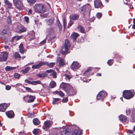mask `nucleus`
<instances>
[{"mask_svg": "<svg viewBox=\"0 0 135 135\" xmlns=\"http://www.w3.org/2000/svg\"><path fill=\"white\" fill-rule=\"evenodd\" d=\"M52 130L53 131H56L57 132L60 131L62 135H68L70 134V130L64 126H63L62 127L54 128Z\"/></svg>", "mask_w": 135, "mask_h": 135, "instance_id": "obj_1", "label": "nucleus"}, {"mask_svg": "<svg viewBox=\"0 0 135 135\" xmlns=\"http://www.w3.org/2000/svg\"><path fill=\"white\" fill-rule=\"evenodd\" d=\"M33 8L35 12L38 13H43L46 12L44 6L41 4H35Z\"/></svg>", "mask_w": 135, "mask_h": 135, "instance_id": "obj_2", "label": "nucleus"}, {"mask_svg": "<svg viewBox=\"0 0 135 135\" xmlns=\"http://www.w3.org/2000/svg\"><path fill=\"white\" fill-rule=\"evenodd\" d=\"M70 46V42L68 40L66 39L65 41V45L62 46L61 52L63 55L66 54Z\"/></svg>", "mask_w": 135, "mask_h": 135, "instance_id": "obj_3", "label": "nucleus"}, {"mask_svg": "<svg viewBox=\"0 0 135 135\" xmlns=\"http://www.w3.org/2000/svg\"><path fill=\"white\" fill-rule=\"evenodd\" d=\"M134 95V90H125L123 93V97L127 99H129L133 97Z\"/></svg>", "mask_w": 135, "mask_h": 135, "instance_id": "obj_4", "label": "nucleus"}, {"mask_svg": "<svg viewBox=\"0 0 135 135\" xmlns=\"http://www.w3.org/2000/svg\"><path fill=\"white\" fill-rule=\"evenodd\" d=\"M8 55V52L6 51L3 52L0 54V62L6 61Z\"/></svg>", "mask_w": 135, "mask_h": 135, "instance_id": "obj_5", "label": "nucleus"}, {"mask_svg": "<svg viewBox=\"0 0 135 135\" xmlns=\"http://www.w3.org/2000/svg\"><path fill=\"white\" fill-rule=\"evenodd\" d=\"M107 95V93L106 92L104 91H100L97 96V99L98 100H101L103 101Z\"/></svg>", "mask_w": 135, "mask_h": 135, "instance_id": "obj_6", "label": "nucleus"}, {"mask_svg": "<svg viewBox=\"0 0 135 135\" xmlns=\"http://www.w3.org/2000/svg\"><path fill=\"white\" fill-rule=\"evenodd\" d=\"M77 92V90L75 87L71 86L66 92L69 96H73L75 95Z\"/></svg>", "mask_w": 135, "mask_h": 135, "instance_id": "obj_7", "label": "nucleus"}, {"mask_svg": "<svg viewBox=\"0 0 135 135\" xmlns=\"http://www.w3.org/2000/svg\"><path fill=\"white\" fill-rule=\"evenodd\" d=\"M81 67V65L79 63L76 61H73L71 66V69L74 71H75Z\"/></svg>", "mask_w": 135, "mask_h": 135, "instance_id": "obj_8", "label": "nucleus"}, {"mask_svg": "<svg viewBox=\"0 0 135 135\" xmlns=\"http://www.w3.org/2000/svg\"><path fill=\"white\" fill-rule=\"evenodd\" d=\"M71 86L69 84L62 83L60 86V87L62 88L66 93Z\"/></svg>", "mask_w": 135, "mask_h": 135, "instance_id": "obj_9", "label": "nucleus"}, {"mask_svg": "<svg viewBox=\"0 0 135 135\" xmlns=\"http://www.w3.org/2000/svg\"><path fill=\"white\" fill-rule=\"evenodd\" d=\"M16 7L18 9L21 10L23 8V4L20 1H18L17 2H13Z\"/></svg>", "mask_w": 135, "mask_h": 135, "instance_id": "obj_10", "label": "nucleus"}, {"mask_svg": "<svg viewBox=\"0 0 135 135\" xmlns=\"http://www.w3.org/2000/svg\"><path fill=\"white\" fill-rule=\"evenodd\" d=\"M54 33V29L53 27H50L47 28L46 30V33L48 35L53 34Z\"/></svg>", "mask_w": 135, "mask_h": 135, "instance_id": "obj_11", "label": "nucleus"}, {"mask_svg": "<svg viewBox=\"0 0 135 135\" xmlns=\"http://www.w3.org/2000/svg\"><path fill=\"white\" fill-rule=\"evenodd\" d=\"M95 7L96 8H99L103 6V4L100 0H95L94 1Z\"/></svg>", "mask_w": 135, "mask_h": 135, "instance_id": "obj_12", "label": "nucleus"}, {"mask_svg": "<svg viewBox=\"0 0 135 135\" xmlns=\"http://www.w3.org/2000/svg\"><path fill=\"white\" fill-rule=\"evenodd\" d=\"M82 132L79 128L75 127L72 135H82Z\"/></svg>", "mask_w": 135, "mask_h": 135, "instance_id": "obj_13", "label": "nucleus"}, {"mask_svg": "<svg viewBox=\"0 0 135 135\" xmlns=\"http://www.w3.org/2000/svg\"><path fill=\"white\" fill-rule=\"evenodd\" d=\"M27 29L23 26H19L17 30V32L19 33H21L26 31Z\"/></svg>", "mask_w": 135, "mask_h": 135, "instance_id": "obj_14", "label": "nucleus"}, {"mask_svg": "<svg viewBox=\"0 0 135 135\" xmlns=\"http://www.w3.org/2000/svg\"><path fill=\"white\" fill-rule=\"evenodd\" d=\"M44 62L40 61L38 64L33 65L32 67V69H38L40 68L42 65H44Z\"/></svg>", "mask_w": 135, "mask_h": 135, "instance_id": "obj_15", "label": "nucleus"}, {"mask_svg": "<svg viewBox=\"0 0 135 135\" xmlns=\"http://www.w3.org/2000/svg\"><path fill=\"white\" fill-rule=\"evenodd\" d=\"M6 114L7 117L9 118H12L14 117V114L12 110L7 112Z\"/></svg>", "mask_w": 135, "mask_h": 135, "instance_id": "obj_16", "label": "nucleus"}, {"mask_svg": "<svg viewBox=\"0 0 135 135\" xmlns=\"http://www.w3.org/2000/svg\"><path fill=\"white\" fill-rule=\"evenodd\" d=\"M7 105V104L3 103L0 105V111L4 112L6 110V108Z\"/></svg>", "mask_w": 135, "mask_h": 135, "instance_id": "obj_17", "label": "nucleus"}, {"mask_svg": "<svg viewBox=\"0 0 135 135\" xmlns=\"http://www.w3.org/2000/svg\"><path fill=\"white\" fill-rule=\"evenodd\" d=\"M119 117V120L122 122H125L127 120V117L122 115H120Z\"/></svg>", "mask_w": 135, "mask_h": 135, "instance_id": "obj_18", "label": "nucleus"}, {"mask_svg": "<svg viewBox=\"0 0 135 135\" xmlns=\"http://www.w3.org/2000/svg\"><path fill=\"white\" fill-rule=\"evenodd\" d=\"M22 36H14L11 40V41L12 42H13L19 40L20 39L22 38Z\"/></svg>", "mask_w": 135, "mask_h": 135, "instance_id": "obj_19", "label": "nucleus"}, {"mask_svg": "<svg viewBox=\"0 0 135 135\" xmlns=\"http://www.w3.org/2000/svg\"><path fill=\"white\" fill-rule=\"evenodd\" d=\"M55 19L53 18H49L46 21L47 24L49 26L52 25L54 23Z\"/></svg>", "mask_w": 135, "mask_h": 135, "instance_id": "obj_20", "label": "nucleus"}, {"mask_svg": "<svg viewBox=\"0 0 135 135\" xmlns=\"http://www.w3.org/2000/svg\"><path fill=\"white\" fill-rule=\"evenodd\" d=\"M44 65H46L50 68H52L55 65V62L48 63V62H44Z\"/></svg>", "mask_w": 135, "mask_h": 135, "instance_id": "obj_21", "label": "nucleus"}, {"mask_svg": "<svg viewBox=\"0 0 135 135\" xmlns=\"http://www.w3.org/2000/svg\"><path fill=\"white\" fill-rule=\"evenodd\" d=\"M79 36L78 34L74 32L71 35V38L73 39V40H75Z\"/></svg>", "mask_w": 135, "mask_h": 135, "instance_id": "obj_22", "label": "nucleus"}, {"mask_svg": "<svg viewBox=\"0 0 135 135\" xmlns=\"http://www.w3.org/2000/svg\"><path fill=\"white\" fill-rule=\"evenodd\" d=\"M44 124L45 127L47 128H49L51 125V123L50 121H47L45 122Z\"/></svg>", "mask_w": 135, "mask_h": 135, "instance_id": "obj_23", "label": "nucleus"}, {"mask_svg": "<svg viewBox=\"0 0 135 135\" xmlns=\"http://www.w3.org/2000/svg\"><path fill=\"white\" fill-rule=\"evenodd\" d=\"M13 57L15 59H20L21 58L20 54L18 52H16L13 55Z\"/></svg>", "mask_w": 135, "mask_h": 135, "instance_id": "obj_24", "label": "nucleus"}, {"mask_svg": "<svg viewBox=\"0 0 135 135\" xmlns=\"http://www.w3.org/2000/svg\"><path fill=\"white\" fill-rule=\"evenodd\" d=\"M35 99V96L30 95L29 96V99L27 100L28 103H31L33 102Z\"/></svg>", "mask_w": 135, "mask_h": 135, "instance_id": "obj_25", "label": "nucleus"}, {"mask_svg": "<svg viewBox=\"0 0 135 135\" xmlns=\"http://www.w3.org/2000/svg\"><path fill=\"white\" fill-rule=\"evenodd\" d=\"M131 121L132 122H135V109L132 110Z\"/></svg>", "mask_w": 135, "mask_h": 135, "instance_id": "obj_26", "label": "nucleus"}, {"mask_svg": "<svg viewBox=\"0 0 135 135\" xmlns=\"http://www.w3.org/2000/svg\"><path fill=\"white\" fill-rule=\"evenodd\" d=\"M47 73L45 72L43 73L38 74L37 75V77L40 78H44L47 76Z\"/></svg>", "mask_w": 135, "mask_h": 135, "instance_id": "obj_27", "label": "nucleus"}, {"mask_svg": "<svg viewBox=\"0 0 135 135\" xmlns=\"http://www.w3.org/2000/svg\"><path fill=\"white\" fill-rule=\"evenodd\" d=\"M17 67H12L7 66L5 68V70L6 71H11L15 69Z\"/></svg>", "mask_w": 135, "mask_h": 135, "instance_id": "obj_28", "label": "nucleus"}, {"mask_svg": "<svg viewBox=\"0 0 135 135\" xmlns=\"http://www.w3.org/2000/svg\"><path fill=\"white\" fill-rule=\"evenodd\" d=\"M33 124L36 126L38 125L40 123V122L39 120L38 119L36 118H34L33 120Z\"/></svg>", "mask_w": 135, "mask_h": 135, "instance_id": "obj_29", "label": "nucleus"}, {"mask_svg": "<svg viewBox=\"0 0 135 135\" xmlns=\"http://www.w3.org/2000/svg\"><path fill=\"white\" fill-rule=\"evenodd\" d=\"M79 17V15L77 14H74L71 15V19L74 20H77Z\"/></svg>", "mask_w": 135, "mask_h": 135, "instance_id": "obj_30", "label": "nucleus"}, {"mask_svg": "<svg viewBox=\"0 0 135 135\" xmlns=\"http://www.w3.org/2000/svg\"><path fill=\"white\" fill-rule=\"evenodd\" d=\"M19 48L20 53L21 54H23L25 51L23 44H21L19 46Z\"/></svg>", "mask_w": 135, "mask_h": 135, "instance_id": "obj_31", "label": "nucleus"}, {"mask_svg": "<svg viewBox=\"0 0 135 135\" xmlns=\"http://www.w3.org/2000/svg\"><path fill=\"white\" fill-rule=\"evenodd\" d=\"M78 29L80 31L83 33H85V29L84 27L81 26H78Z\"/></svg>", "mask_w": 135, "mask_h": 135, "instance_id": "obj_32", "label": "nucleus"}, {"mask_svg": "<svg viewBox=\"0 0 135 135\" xmlns=\"http://www.w3.org/2000/svg\"><path fill=\"white\" fill-rule=\"evenodd\" d=\"M4 2L7 5L8 8H11L12 7V4L7 0H4Z\"/></svg>", "mask_w": 135, "mask_h": 135, "instance_id": "obj_33", "label": "nucleus"}, {"mask_svg": "<svg viewBox=\"0 0 135 135\" xmlns=\"http://www.w3.org/2000/svg\"><path fill=\"white\" fill-rule=\"evenodd\" d=\"M41 132L40 130L39 129H35L33 131V133L35 135Z\"/></svg>", "mask_w": 135, "mask_h": 135, "instance_id": "obj_34", "label": "nucleus"}, {"mask_svg": "<svg viewBox=\"0 0 135 135\" xmlns=\"http://www.w3.org/2000/svg\"><path fill=\"white\" fill-rule=\"evenodd\" d=\"M56 85V83L54 81H52L49 84V86L51 88H54Z\"/></svg>", "mask_w": 135, "mask_h": 135, "instance_id": "obj_35", "label": "nucleus"}, {"mask_svg": "<svg viewBox=\"0 0 135 135\" xmlns=\"http://www.w3.org/2000/svg\"><path fill=\"white\" fill-rule=\"evenodd\" d=\"M30 70V67H28L24 69H23L22 71L23 74H25L27 73Z\"/></svg>", "mask_w": 135, "mask_h": 135, "instance_id": "obj_36", "label": "nucleus"}, {"mask_svg": "<svg viewBox=\"0 0 135 135\" xmlns=\"http://www.w3.org/2000/svg\"><path fill=\"white\" fill-rule=\"evenodd\" d=\"M35 33L33 31L31 33H29L30 36V38L31 40H33L34 39L35 36Z\"/></svg>", "mask_w": 135, "mask_h": 135, "instance_id": "obj_37", "label": "nucleus"}, {"mask_svg": "<svg viewBox=\"0 0 135 135\" xmlns=\"http://www.w3.org/2000/svg\"><path fill=\"white\" fill-rule=\"evenodd\" d=\"M41 82L39 80L32 81L31 84L33 85H36L37 84H41Z\"/></svg>", "mask_w": 135, "mask_h": 135, "instance_id": "obj_38", "label": "nucleus"}, {"mask_svg": "<svg viewBox=\"0 0 135 135\" xmlns=\"http://www.w3.org/2000/svg\"><path fill=\"white\" fill-rule=\"evenodd\" d=\"M59 65L60 66H63L64 65V61L63 59H61L59 61Z\"/></svg>", "mask_w": 135, "mask_h": 135, "instance_id": "obj_39", "label": "nucleus"}, {"mask_svg": "<svg viewBox=\"0 0 135 135\" xmlns=\"http://www.w3.org/2000/svg\"><path fill=\"white\" fill-rule=\"evenodd\" d=\"M55 93L59 95L60 96H61L62 97L64 96V93L61 91H55Z\"/></svg>", "mask_w": 135, "mask_h": 135, "instance_id": "obj_40", "label": "nucleus"}, {"mask_svg": "<svg viewBox=\"0 0 135 135\" xmlns=\"http://www.w3.org/2000/svg\"><path fill=\"white\" fill-rule=\"evenodd\" d=\"M87 6H84L81 8V12L82 13H83L86 10Z\"/></svg>", "mask_w": 135, "mask_h": 135, "instance_id": "obj_41", "label": "nucleus"}, {"mask_svg": "<svg viewBox=\"0 0 135 135\" xmlns=\"http://www.w3.org/2000/svg\"><path fill=\"white\" fill-rule=\"evenodd\" d=\"M60 99L59 98H54L53 99L52 104L53 105H55L57 103V102Z\"/></svg>", "mask_w": 135, "mask_h": 135, "instance_id": "obj_42", "label": "nucleus"}, {"mask_svg": "<svg viewBox=\"0 0 135 135\" xmlns=\"http://www.w3.org/2000/svg\"><path fill=\"white\" fill-rule=\"evenodd\" d=\"M113 61L112 59L109 60L107 62V64L109 66H111L112 64Z\"/></svg>", "mask_w": 135, "mask_h": 135, "instance_id": "obj_43", "label": "nucleus"}, {"mask_svg": "<svg viewBox=\"0 0 135 135\" xmlns=\"http://www.w3.org/2000/svg\"><path fill=\"white\" fill-rule=\"evenodd\" d=\"M50 75L52 76L53 78H56V74L54 71L52 73L50 74Z\"/></svg>", "mask_w": 135, "mask_h": 135, "instance_id": "obj_44", "label": "nucleus"}, {"mask_svg": "<svg viewBox=\"0 0 135 135\" xmlns=\"http://www.w3.org/2000/svg\"><path fill=\"white\" fill-rule=\"evenodd\" d=\"M27 2L31 4H33L36 2L35 0H27Z\"/></svg>", "mask_w": 135, "mask_h": 135, "instance_id": "obj_45", "label": "nucleus"}, {"mask_svg": "<svg viewBox=\"0 0 135 135\" xmlns=\"http://www.w3.org/2000/svg\"><path fill=\"white\" fill-rule=\"evenodd\" d=\"M7 23L9 24H11V20L10 17L9 16H8L7 17Z\"/></svg>", "mask_w": 135, "mask_h": 135, "instance_id": "obj_46", "label": "nucleus"}, {"mask_svg": "<svg viewBox=\"0 0 135 135\" xmlns=\"http://www.w3.org/2000/svg\"><path fill=\"white\" fill-rule=\"evenodd\" d=\"M20 76V74L18 73H15L14 75V76L16 79H18Z\"/></svg>", "mask_w": 135, "mask_h": 135, "instance_id": "obj_47", "label": "nucleus"}, {"mask_svg": "<svg viewBox=\"0 0 135 135\" xmlns=\"http://www.w3.org/2000/svg\"><path fill=\"white\" fill-rule=\"evenodd\" d=\"M102 13H98L96 15V17L98 18H100L102 16Z\"/></svg>", "mask_w": 135, "mask_h": 135, "instance_id": "obj_48", "label": "nucleus"}, {"mask_svg": "<svg viewBox=\"0 0 135 135\" xmlns=\"http://www.w3.org/2000/svg\"><path fill=\"white\" fill-rule=\"evenodd\" d=\"M95 19V17L94 16H93L91 18H90L88 19V21L91 22H92L94 21Z\"/></svg>", "mask_w": 135, "mask_h": 135, "instance_id": "obj_49", "label": "nucleus"}, {"mask_svg": "<svg viewBox=\"0 0 135 135\" xmlns=\"http://www.w3.org/2000/svg\"><path fill=\"white\" fill-rule=\"evenodd\" d=\"M25 21L27 23H28L29 22V18L27 16H25L24 17Z\"/></svg>", "mask_w": 135, "mask_h": 135, "instance_id": "obj_50", "label": "nucleus"}, {"mask_svg": "<svg viewBox=\"0 0 135 135\" xmlns=\"http://www.w3.org/2000/svg\"><path fill=\"white\" fill-rule=\"evenodd\" d=\"M4 48L7 51H9L10 50V47L7 45H5L4 46Z\"/></svg>", "mask_w": 135, "mask_h": 135, "instance_id": "obj_51", "label": "nucleus"}, {"mask_svg": "<svg viewBox=\"0 0 135 135\" xmlns=\"http://www.w3.org/2000/svg\"><path fill=\"white\" fill-rule=\"evenodd\" d=\"M68 101V98L67 97L64 98L62 99V101L63 103H66Z\"/></svg>", "mask_w": 135, "mask_h": 135, "instance_id": "obj_52", "label": "nucleus"}, {"mask_svg": "<svg viewBox=\"0 0 135 135\" xmlns=\"http://www.w3.org/2000/svg\"><path fill=\"white\" fill-rule=\"evenodd\" d=\"M65 79L66 80L68 79L69 80L71 78V77L69 75L67 74H65Z\"/></svg>", "mask_w": 135, "mask_h": 135, "instance_id": "obj_53", "label": "nucleus"}, {"mask_svg": "<svg viewBox=\"0 0 135 135\" xmlns=\"http://www.w3.org/2000/svg\"><path fill=\"white\" fill-rule=\"evenodd\" d=\"M88 8V11H89V14H88V17H89L90 15V11L91 10L90 9V5H88V6H87Z\"/></svg>", "mask_w": 135, "mask_h": 135, "instance_id": "obj_54", "label": "nucleus"}, {"mask_svg": "<svg viewBox=\"0 0 135 135\" xmlns=\"http://www.w3.org/2000/svg\"><path fill=\"white\" fill-rule=\"evenodd\" d=\"M46 41V39H45L44 40H43L42 41H41L40 43V44H41V45H44L45 43V42Z\"/></svg>", "mask_w": 135, "mask_h": 135, "instance_id": "obj_55", "label": "nucleus"}, {"mask_svg": "<svg viewBox=\"0 0 135 135\" xmlns=\"http://www.w3.org/2000/svg\"><path fill=\"white\" fill-rule=\"evenodd\" d=\"M54 70L51 69L46 70V72L48 73H52L54 71Z\"/></svg>", "mask_w": 135, "mask_h": 135, "instance_id": "obj_56", "label": "nucleus"}, {"mask_svg": "<svg viewBox=\"0 0 135 135\" xmlns=\"http://www.w3.org/2000/svg\"><path fill=\"white\" fill-rule=\"evenodd\" d=\"M25 82L26 83H27L29 84H31L32 82V81H31L29 80L28 79H26L25 80Z\"/></svg>", "mask_w": 135, "mask_h": 135, "instance_id": "obj_57", "label": "nucleus"}, {"mask_svg": "<svg viewBox=\"0 0 135 135\" xmlns=\"http://www.w3.org/2000/svg\"><path fill=\"white\" fill-rule=\"evenodd\" d=\"M73 21H70V22L68 23V27L69 28L70 26H71L73 24Z\"/></svg>", "mask_w": 135, "mask_h": 135, "instance_id": "obj_58", "label": "nucleus"}, {"mask_svg": "<svg viewBox=\"0 0 135 135\" xmlns=\"http://www.w3.org/2000/svg\"><path fill=\"white\" fill-rule=\"evenodd\" d=\"M126 115H128L130 113V110L128 109V110H126Z\"/></svg>", "mask_w": 135, "mask_h": 135, "instance_id": "obj_59", "label": "nucleus"}, {"mask_svg": "<svg viewBox=\"0 0 135 135\" xmlns=\"http://www.w3.org/2000/svg\"><path fill=\"white\" fill-rule=\"evenodd\" d=\"M63 24L64 26V28H65L66 26V20L64 19L63 20Z\"/></svg>", "mask_w": 135, "mask_h": 135, "instance_id": "obj_60", "label": "nucleus"}, {"mask_svg": "<svg viewBox=\"0 0 135 135\" xmlns=\"http://www.w3.org/2000/svg\"><path fill=\"white\" fill-rule=\"evenodd\" d=\"M11 88L10 86L9 85H7L6 86V89L7 90H9Z\"/></svg>", "mask_w": 135, "mask_h": 135, "instance_id": "obj_61", "label": "nucleus"}, {"mask_svg": "<svg viewBox=\"0 0 135 135\" xmlns=\"http://www.w3.org/2000/svg\"><path fill=\"white\" fill-rule=\"evenodd\" d=\"M24 87L25 88L26 90H27L29 91H32L31 89L30 88L28 87H25L24 86Z\"/></svg>", "mask_w": 135, "mask_h": 135, "instance_id": "obj_62", "label": "nucleus"}, {"mask_svg": "<svg viewBox=\"0 0 135 135\" xmlns=\"http://www.w3.org/2000/svg\"><path fill=\"white\" fill-rule=\"evenodd\" d=\"M89 74L88 72V71H86L83 74L84 76H88Z\"/></svg>", "mask_w": 135, "mask_h": 135, "instance_id": "obj_63", "label": "nucleus"}, {"mask_svg": "<svg viewBox=\"0 0 135 135\" xmlns=\"http://www.w3.org/2000/svg\"><path fill=\"white\" fill-rule=\"evenodd\" d=\"M130 0H125V1H124V3L126 5L128 4V3L129 2Z\"/></svg>", "mask_w": 135, "mask_h": 135, "instance_id": "obj_64", "label": "nucleus"}]
</instances>
